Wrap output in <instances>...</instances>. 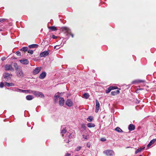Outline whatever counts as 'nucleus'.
Segmentation results:
<instances>
[{
	"label": "nucleus",
	"mask_w": 156,
	"mask_h": 156,
	"mask_svg": "<svg viewBox=\"0 0 156 156\" xmlns=\"http://www.w3.org/2000/svg\"><path fill=\"white\" fill-rule=\"evenodd\" d=\"M62 29L63 32L66 34L67 35H70L72 37H73V35L71 34V30L69 28L64 27H62Z\"/></svg>",
	"instance_id": "nucleus-1"
},
{
	"label": "nucleus",
	"mask_w": 156,
	"mask_h": 156,
	"mask_svg": "<svg viewBox=\"0 0 156 156\" xmlns=\"http://www.w3.org/2000/svg\"><path fill=\"white\" fill-rule=\"evenodd\" d=\"M16 73L17 76L19 78H22L24 77V73L21 69H20L16 71Z\"/></svg>",
	"instance_id": "nucleus-2"
},
{
	"label": "nucleus",
	"mask_w": 156,
	"mask_h": 156,
	"mask_svg": "<svg viewBox=\"0 0 156 156\" xmlns=\"http://www.w3.org/2000/svg\"><path fill=\"white\" fill-rule=\"evenodd\" d=\"M33 94L37 97H40L41 98L44 97V94L41 92L38 91L34 90Z\"/></svg>",
	"instance_id": "nucleus-3"
},
{
	"label": "nucleus",
	"mask_w": 156,
	"mask_h": 156,
	"mask_svg": "<svg viewBox=\"0 0 156 156\" xmlns=\"http://www.w3.org/2000/svg\"><path fill=\"white\" fill-rule=\"evenodd\" d=\"M107 156H113L114 154V152L112 150H107L104 151Z\"/></svg>",
	"instance_id": "nucleus-4"
},
{
	"label": "nucleus",
	"mask_w": 156,
	"mask_h": 156,
	"mask_svg": "<svg viewBox=\"0 0 156 156\" xmlns=\"http://www.w3.org/2000/svg\"><path fill=\"white\" fill-rule=\"evenodd\" d=\"M41 67H36L34 69L33 72V74L34 75H36L38 74L41 70Z\"/></svg>",
	"instance_id": "nucleus-5"
},
{
	"label": "nucleus",
	"mask_w": 156,
	"mask_h": 156,
	"mask_svg": "<svg viewBox=\"0 0 156 156\" xmlns=\"http://www.w3.org/2000/svg\"><path fill=\"white\" fill-rule=\"evenodd\" d=\"M49 52L50 50L44 51L41 53L40 55L41 57H45L49 54Z\"/></svg>",
	"instance_id": "nucleus-6"
},
{
	"label": "nucleus",
	"mask_w": 156,
	"mask_h": 156,
	"mask_svg": "<svg viewBox=\"0 0 156 156\" xmlns=\"http://www.w3.org/2000/svg\"><path fill=\"white\" fill-rule=\"evenodd\" d=\"M66 104L69 107H70L73 105V101L71 99H68L66 101Z\"/></svg>",
	"instance_id": "nucleus-7"
},
{
	"label": "nucleus",
	"mask_w": 156,
	"mask_h": 156,
	"mask_svg": "<svg viewBox=\"0 0 156 156\" xmlns=\"http://www.w3.org/2000/svg\"><path fill=\"white\" fill-rule=\"evenodd\" d=\"M5 69L6 70H10L12 71H13L14 69L11 65H6L5 66Z\"/></svg>",
	"instance_id": "nucleus-8"
},
{
	"label": "nucleus",
	"mask_w": 156,
	"mask_h": 156,
	"mask_svg": "<svg viewBox=\"0 0 156 156\" xmlns=\"http://www.w3.org/2000/svg\"><path fill=\"white\" fill-rule=\"evenodd\" d=\"M96 109L95 112L97 113L99 110L100 108V104L98 101L97 100H96Z\"/></svg>",
	"instance_id": "nucleus-9"
},
{
	"label": "nucleus",
	"mask_w": 156,
	"mask_h": 156,
	"mask_svg": "<svg viewBox=\"0 0 156 156\" xmlns=\"http://www.w3.org/2000/svg\"><path fill=\"white\" fill-rule=\"evenodd\" d=\"M65 103V100L64 98L62 97H60L59 100V104L61 106L63 105Z\"/></svg>",
	"instance_id": "nucleus-10"
},
{
	"label": "nucleus",
	"mask_w": 156,
	"mask_h": 156,
	"mask_svg": "<svg viewBox=\"0 0 156 156\" xmlns=\"http://www.w3.org/2000/svg\"><path fill=\"white\" fill-rule=\"evenodd\" d=\"M4 79L5 80H9L10 78V76H12V74L9 73H5L3 75Z\"/></svg>",
	"instance_id": "nucleus-11"
},
{
	"label": "nucleus",
	"mask_w": 156,
	"mask_h": 156,
	"mask_svg": "<svg viewBox=\"0 0 156 156\" xmlns=\"http://www.w3.org/2000/svg\"><path fill=\"white\" fill-rule=\"evenodd\" d=\"M46 73L45 72H43L40 75L39 78L41 79H43L46 76Z\"/></svg>",
	"instance_id": "nucleus-12"
},
{
	"label": "nucleus",
	"mask_w": 156,
	"mask_h": 156,
	"mask_svg": "<svg viewBox=\"0 0 156 156\" xmlns=\"http://www.w3.org/2000/svg\"><path fill=\"white\" fill-rule=\"evenodd\" d=\"M20 62L24 64H27L29 63V61L27 59H22L20 60Z\"/></svg>",
	"instance_id": "nucleus-13"
},
{
	"label": "nucleus",
	"mask_w": 156,
	"mask_h": 156,
	"mask_svg": "<svg viewBox=\"0 0 156 156\" xmlns=\"http://www.w3.org/2000/svg\"><path fill=\"white\" fill-rule=\"evenodd\" d=\"M60 93L59 92L55 94L54 97V99L55 102H57L58 100V98H59L60 97Z\"/></svg>",
	"instance_id": "nucleus-14"
},
{
	"label": "nucleus",
	"mask_w": 156,
	"mask_h": 156,
	"mask_svg": "<svg viewBox=\"0 0 156 156\" xmlns=\"http://www.w3.org/2000/svg\"><path fill=\"white\" fill-rule=\"evenodd\" d=\"M120 89H119L118 90H117L115 91H112L111 92V94L112 95L115 96L116 95L118 94H119V90Z\"/></svg>",
	"instance_id": "nucleus-15"
},
{
	"label": "nucleus",
	"mask_w": 156,
	"mask_h": 156,
	"mask_svg": "<svg viewBox=\"0 0 156 156\" xmlns=\"http://www.w3.org/2000/svg\"><path fill=\"white\" fill-rule=\"evenodd\" d=\"M12 90L14 91H16L17 92H20V93L23 92V90L21 89L18 88H16L14 87L13 88Z\"/></svg>",
	"instance_id": "nucleus-16"
},
{
	"label": "nucleus",
	"mask_w": 156,
	"mask_h": 156,
	"mask_svg": "<svg viewBox=\"0 0 156 156\" xmlns=\"http://www.w3.org/2000/svg\"><path fill=\"white\" fill-rule=\"evenodd\" d=\"M135 129V126L133 124H130L128 127L130 131L134 130Z\"/></svg>",
	"instance_id": "nucleus-17"
},
{
	"label": "nucleus",
	"mask_w": 156,
	"mask_h": 156,
	"mask_svg": "<svg viewBox=\"0 0 156 156\" xmlns=\"http://www.w3.org/2000/svg\"><path fill=\"white\" fill-rule=\"evenodd\" d=\"M61 133L62 134L65 133L66 131V128L64 127V126H61Z\"/></svg>",
	"instance_id": "nucleus-18"
},
{
	"label": "nucleus",
	"mask_w": 156,
	"mask_h": 156,
	"mask_svg": "<svg viewBox=\"0 0 156 156\" xmlns=\"http://www.w3.org/2000/svg\"><path fill=\"white\" fill-rule=\"evenodd\" d=\"M156 141V139H153L147 145L148 147H149L151 145L153 144Z\"/></svg>",
	"instance_id": "nucleus-19"
},
{
	"label": "nucleus",
	"mask_w": 156,
	"mask_h": 156,
	"mask_svg": "<svg viewBox=\"0 0 156 156\" xmlns=\"http://www.w3.org/2000/svg\"><path fill=\"white\" fill-rule=\"evenodd\" d=\"M145 81L144 80H135L134 81H133L132 82L133 84H135L136 83H141V82H145Z\"/></svg>",
	"instance_id": "nucleus-20"
},
{
	"label": "nucleus",
	"mask_w": 156,
	"mask_h": 156,
	"mask_svg": "<svg viewBox=\"0 0 156 156\" xmlns=\"http://www.w3.org/2000/svg\"><path fill=\"white\" fill-rule=\"evenodd\" d=\"M34 90H23V92L24 93H28L29 94H33V91Z\"/></svg>",
	"instance_id": "nucleus-21"
},
{
	"label": "nucleus",
	"mask_w": 156,
	"mask_h": 156,
	"mask_svg": "<svg viewBox=\"0 0 156 156\" xmlns=\"http://www.w3.org/2000/svg\"><path fill=\"white\" fill-rule=\"evenodd\" d=\"M38 47V45L37 44H32L29 46L30 48H37Z\"/></svg>",
	"instance_id": "nucleus-22"
},
{
	"label": "nucleus",
	"mask_w": 156,
	"mask_h": 156,
	"mask_svg": "<svg viewBox=\"0 0 156 156\" xmlns=\"http://www.w3.org/2000/svg\"><path fill=\"white\" fill-rule=\"evenodd\" d=\"M145 148V147H142V148H140L137 149L135 152V154H136L138 152H140L143 149H144Z\"/></svg>",
	"instance_id": "nucleus-23"
},
{
	"label": "nucleus",
	"mask_w": 156,
	"mask_h": 156,
	"mask_svg": "<svg viewBox=\"0 0 156 156\" xmlns=\"http://www.w3.org/2000/svg\"><path fill=\"white\" fill-rule=\"evenodd\" d=\"M28 48L27 47H23V48H21L20 49V50L22 51L25 52V51H28Z\"/></svg>",
	"instance_id": "nucleus-24"
},
{
	"label": "nucleus",
	"mask_w": 156,
	"mask_h": 156,
	"mask_svg": "<svg viewBox=\"0 0 156 156\" xmlns=\"http://www.w3.org/2000/svg\"><path fill=\"white\" fill-rule=\"evenodd\" d=\"M87 126L89 128L94 127L95 126L94 124L91 123H87Z\"/></svg>",
	"instance_id": "nucleus-25"
},
{
	"label": "nucleus",
	"mask_w": 156,
	"mask_h": 156,
	"mask_svg": "<svg viewBox=\"0 0 156 156\" xmlns=\"http://www.w3.org/2000/svg\"><path fill=\"white\" fill-rule=\"evenodd\" d=\"M26 98L28 100H31L33 98V97L31 95H28L26 96Z\"/></svg>",
	"instance_id": "nucleus-26"
},
{
	"label": "nucleus",
	"mask_w": 156,
	"mask_h": 156,
	"mask_svg": "<svg viewBox=\"0 0 156 156\" xmlns=\"http://www.w3.org/2000/svg\"><path fill=\"white\" fill-rule=\"evenodd\" d=\"M13 66L15 68V70L16 71L19 69V66L16 63H14L13 64Z\"/></svg>",
	"instance_id": "nucleus-27"
},
{
	"label": "nucleus",
	"mask_w": 156,
	"mask_h": 156,
	"mask_svg": "<svg viewBox=\"0 0 156 156\" xmlns=\"http://www.w3.org/2000/svg\"><path fill=\"white\" fill-rule=\"evenodd\" d=\"M5 84L7 86H14V84L12 83H8L6 82H5Z\"/></svg>",
	"instance_id": "nucleus-28"
},
{
	"label": "nucleus",
	"mask_w": 156,
	"mask_h": 156,
	"mask_svg": "<svg viewBox=\"0 0 156 156\" xmlns=\"http://www.w3.org/2000/svg\"><path fill=\"white\" fill-rule=\"evenodd\" d=\"M83 97L86 99H88L89 97V95L88 93H85L83 94Z\"/></svg>",
	"instance_id": "nucleus-29"
},
{
	"label": "nucleus",
	"mask_w": 156,
	"mask_h": 156,
	"mask_svg": "<svg viewBox=\"0 0 156 156\" xmlns=\"http://www.w3.org/2000/svg\"><path fill=\"white\" fill-rule=\"evenodd\" d=\"M115 130L119 133H122L123 132V131L118 127H117L115 128Z\"/></svg>",
	"instance_id": "nucleus-30"
},
{
	"label": "nucleus",
	"mask_w": 156,
	"mask_h": 156,
	"mask_svg": "<svg viewBox=\"0 0 156 156\" xmlns=\"http://www.w3.org/2000/svg\"><path fill=\"white\" fill-rule=\"evenodd\" d=\"M81 128L83 130H85L86 129V125L83 123L81 124Z\"/></svg>",
	"instance_id": "nucleus-31"
},
{
	"label": "nucleus",
	"mask_w": 156,
	"mask_h": 156,
	"mask_svg": "<svg viewBox=\"0 0 156 156\" xmlns=\"http://www.w3.org/2000/svg\"><path fill=\"white\" fill-rule=\"evenodd\" d=\"M8 21V19L5 18H1L0 19V22L1 23L4 22H7Z\"/></svg>",
	"instance_id": "nucleus-32"
},
{
	"label": "nucleus",
	"mask_w": 156,
	"mask_h": 156,
	"mask_svg": "<svg viewBox=\"0 0 156 156\" xmlns=\"http://www.w3.org/2000/svg\"><path fill=\"white\" fill-rule=\"evenodd\" d=\"M112 90V89L110 86L108 87L107 90H105V93L106 94H108Z\"/></svg>",
	"instance_id": "nucleus-33"
},
{
	"label": "nucleus",
	"mask_w": 156,
	"mask_h": 156,
	"mask_svg": "<svg viewBox=\"0 0 156 156\" xmlns=\"http://www.w3.org/2000/svg\"><path fill=\"white\" fill-rule=\"evenodd\" d=\"M49 29L52 31H55L57 30L56 27L54 26H51L50 27Z\"/></svg>",
	"instance_id": "nucleus-34"
},
{
	"label": "nucleus",
	"mask_w": 156,
	"mask_h": 156,
	"mask_svg": "<svg viewBox=\"0 0 156 156\" xmlns=\"http://www.w3.org/2000/svg\"><path fill=\"white\" fill-rule=\"evenodd\" d=\"M93 119V118L91 116H89L87 118V120L89 122L91 121Z\"/></svg>",
	"instance_id": "nucleus-35"
},
{
	"label": "nucleus",
	"mask_w": 156,
	"mask_h": 156,
	"mask_svg": "<svg viewBox=\"0 0 156 156\" xmlns=\"http://www.w3.org/2000/svg\"><path fill=\"white\" fill-rule=\"evenodd\" d=\"M81 147L80 146H78L76 149H75V151H78L81 148Z\"/></svg>",
	"instance_id": "nucleus-36"
},
{
	"label": "nucleus",
	"mask_w": 156,
	"mask_h": 156,
	"mask_svg": "<svg viewBox=\"0 0 156 156\" xmlns=\"http://www.w3.org/2000/svg\"><path fill=\"white\" fill-rule=\"evenodd\" d=\"M16 54L18 56H20L21 54L20 52L19 51H17L16 52Z\"/></svg>",
	"instance_id": "nucleus-37"
},
{
	"label": "nucleus",
	"mask_w": 156,
	"mask_h": 156,
	"mask_svg": "<svg viewBox=\"0 0 156 156\" xmlns=\"http://www.w3.org/2000/svg\"><path fill=\"white\" fill-rule=\"evenodd\" d=\"M112 90L118 89V88L117 87L115 86H110Z\"/></svg>",
	"instance_id": "nucleus-38"
},
{
	"label": "nucleus",
	"mask_w": 156,
	"mask_h": 156,
	"mask_svg": "<svg viewBox=\"0 0 156 156\" xmlns=\"http://www.w3.org/2000/svg\"><path fill=\"white\" fill-rule=\"evenodd\" d=\"M28 52L30 54H32L33 53L34 51L33 50H29Z\"/></svg>",
	"instance_id": "nucleus-39"
},
{
	"label": "nucleus",
	"mask_w": 156,
	"mask_h": 156,
	"mask_svg": "<svg viewBox=\"0 0 156 156\" xmlns=\"http://www.w3.org/2000/svg\"><path fill=\"white\" fill-rule=\"evenodd\" d=\"M83 138L84 139V140H87V136L85 135H82Z\"/></svg>",
	"instance_id": "nucleus-40"
},
{
	"label": "nucleus",
	"mask_w": 156,
	"mask_h": 156,
	"mask_svg": "<svg viewBox=\"0 0 156 156\" xmlns=\"http://www.w3.org/2000/svg\"><path fill=\"white\" fill-rule=\"evenodd\" d=\"M3 87V83L1 82L0 83V87L1 88H2Z\"/></svg>",
	"instance_id": "nucleus-41"
},
{
	"label": "nucleus",
	"mask_w": 156,
	"mask_h": 156,
	"mask_svg": "<svg viewBox=\"0 0 156 156\" xmlns=\"http://www.w3.org/2000/svg\"><path fill=\"white\" fill-rule=\"evenodd\" d=\"M100 140L102 141H105L106 140L105 138H101Z\"/></svg>",
	"instance_id": "nucleus-42"
},
{
	"label": "nucleus",
	"mask_w": 156,
	"mask_h": 156,
	"mask_svg": "<svg viewBox=\"0 0 156 156\" xmlns=\"http://www.w3.org/2000/svg\"><path fill=\"white\" fill-rule=\"evenodd\" d=\"M87 147H89L90 146V143H88L87 144Z\"/></svg>",
	"instance_id": "nucleus-43"
},
{
	"label": "nucleus",
	"mask_w": 156,
	"mask_h": 156,
	"mask_svg": "<svg viewBox=\"0 0 156 156\" xmlns=\"http://www.w3.org/2000/svg\"><path fill=\"white\" fill-rule=\"evenodd\" d=\"M140 101H139L137 99H136V103L137 104H138L139 103Z\"/></svg>",
	"instance_id": "nucleus-44"
},
{
	"label": "nucleus",
	"mask_w": 156,
	"mask_h": 156,
	"mask_svg": "<svg viewBox=\"0 0 156 156\" xmlns=\"http://www.w3.org/2000/svg\"><path fill=\"white\" fill-rule=\"evenodd\" d=\"M65 156H71V154L67 153L66 154Z\"/></svg>",
	"instance_id": "nucleus-45"
},
{
	"label": "nucleus",
	"mask_w": 156,
	"mask_h": 156,
	"mask_svg": "<svg viewBox=\"0 0 156 156\" xmlns=\"http://www.w3.org/2000/svg\"><path fill=\"white\" fill-rule=\"evenodd\" d=\"M58 46H59L58 45H56V46H54V49L56 48V49H58V48H57V47H58Z\"/></svg>",
	"instance_id": "nucleus-46"
},
{
	"label": "nucleus",
	"mask_w": 156,
	"mask_h": 156,
	"mask_svg": "<svg viewBox=\"0 0 156 156\" xmlns=\"http://www.w3.org/2000/svg\"><path fill=\"white\" fill-rule=\"evenodd\" d=\"M53 38H54V39H55L56 38V37L55 36V35H53V37H52Z\"/></svg>",
	"instance_id": "nucleus-47"
},
{
	"label": "nucleus",
	"mask_w": 156,
	"mask_h": 156,
	"mask_svg": "<svg viewBox=\"0 0 156 156\" xmlns=\"http://www.w3.org/2000/svg\"><path fill=\"white\" fill-rule=\"evenodd\" d=\"M69 142V140H67V141H66V142L67 143H68Z\"/></svg>",
	"instance_id": "nucleus-48"
},
{
	"label": "nucleus",
	"mask_w": 156,
	"mask_h": 156,
	"mask_svg": "<svg viewBox=\"0 0 156 156\" xmlns=\"http://www.w3.org/2000/svg\"><path fill=\"white\" fill-rule=\"evenodd\" d=\"M71 134H70V135H69V137H70V136H71Z\"/></svg>",
	"instance_id": "nucleus-49"
},
{
	"label": "nucleus",
	"mask_w": 156,
	"mask_h": 156,
	"mask_svg": "<svg viewBox=\"0 0 156 156\" xmlns=\"http://www.w3.org/2000/svg\"><path fill=\"white\" fill-rule=\"evenodd\" d=\"M2 60H3V59H4V58H3V59H2Z\"/></svg>",
	"instance_id": "nucleus-50"
},
{
	"label": "nucleus",
	"mask_w": 156,
	"mask_h": 156,
	"mask_svg": "<svg viewBox=\"0 0 156 156\" xmlns=\"http://www.w3.org/2000/svg\"><path fill=\"white\" fill-rule=\"evenodd\" d=\"M2 60H3V59H4V58H3V59H2Z\"/></svg>",
	"instance_id": "nucleus-51"
},
{
	"label": "nucleus",
	"mask_w": 156,
	"mask_h": 156,
	"mask_svg": "<svg viewBox=\"0 0 156 156\" xmlns=\"http://www.w3.org/2000/svg\"><path fill=\"white\" fill-rule=\"evenodd\" d=\"M63 136V134H62V136Z\"/></svg>",
	"instance_id": "nucleus-52"
},
{
	"label": "nucleus",
	"mask_w": 156,
	"mask_h": 156,
	"mask_svg": "<svg viewBox=\"0 0 156 156\" xmlns=\"http://www.w3.org/2000/svg\"><path fill=\"white\" fill-rule=\"evenodd\" d=\"M139 156H142V155H139Z\"/></svg>",
	"instance_id": "nucleus-53"
}]
</instances>
